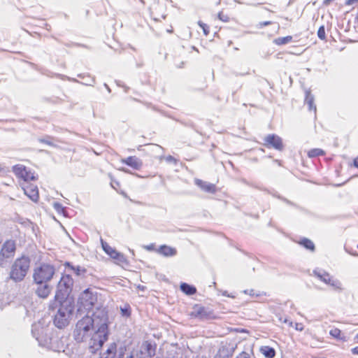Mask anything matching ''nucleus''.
I'll return each instance as SVG.
<instances>
[{"instance_id":"33","label":"nucleus","mask_w":358,"mask_h":358,"mask_svg":"<svg viewBox=\"0 0 358 358\" xmlns=\"http://www.w3.org/2000/svg\"><path fill=\"white\" fill-rule=\"evenodd\" d=\"M215 358H231V355H222L221 352L220 351L219 353L216 355Z\"/></svg>"},{"instance_id":"1","label":"nucleus","mask_w":358,"mask_h":358,"mask_svg":"<svg viewBox=\"0 0 358 358\" xmlns=\"http://www.w3.org/2000/svg\"><path fill=\"white\" fill-rule=\"evenodd\" d=\"M109 334L108 312L100 307L92 316L85 315L76 322L73 338L79 343L87 342L92 352L95 353L108 341Z\"/></svg>"},{"instance_id":"20","label":"nucleus","mask_w":358,"mask_h":358,"mask_svg":"<svg viewBox=\"0 0 358 358\" xmlns=\"http://www.w3.org/2000/svg\"><path fill=\"white\" fill-rule=\"evenodd\" d=\"M105 354V358H122L117 355V344L115 343H110Z\"/></svg>"},{"instance_id":"37","label":"nucleus","mask_w":358,"mask_h":358,"mask_svg":"<svg viewBox=\"0 0 358 358\" xmlns=\"http://www.w3.org/2000/svg\"><path fill=\"white\" fill-rule=\"evenodd\" d=\"M351 352L353 355H358V346L353 348Z\"/></svg>"},{"instance_id":"3","label":"nucleus","mask_w":358,"mask_h":358,"mask_svg":"<svg viewBox=\"0 0 358 358\" xmlns=\"http://www.w3.org/2000/svg\"><path fill=\"white\" fill-rule=\"evenodd\" d=\"M60 303V306L55 315L53 322L57 327L62 329L69 324L73 311V306L70 301H61Z\"/></svg>"},{"instance_id":"14","label":"nucleus","mask_w":358,"mask_h":358,"mask_svg":"<svg viewBox=\"0 0 358 358\" xmlns=\"http://www.w3.org/2000/svg\"><path fill=\"white\" fill-rule=\"evenodd\" d=\"M120 162L134 170H139L143 166L142 161L136 156H129L127 158L122 159Z\"/></svg>"},{"instance_id":"5","label":"nucleus","mask_w":358,"mask_h":358,"mask_svg":"<svg viewBox=\"0 0 358 358\" xmlns=\"http://www.w3.org/2000/svg\"><path fill=\"white\" fill-rule=\"evenodd\" d=\"M73 286V280L69 274H62L57 286L55 300L61 302L71 293Z\"/></svg>"},{"instance_id":"32","label":"nucleus","mask_w":358,"mask_h":358,"mask_svg":"<svg viewBox=\"0 0 358 358\" xmlns=\"http://www.w3.org/2000/svg\"><path fill=\"white\" fill-rule=\"evenodd\" d=\"M294 329L297 331H303L304 329V326L302 323H295L294 324Z\"/></svg>"},{"instance_id":"16","label":"nucleus","mask_w":358,"mask_h":358,"mask_svg":"<svg viewBox=\"0 0 358 358\" xmlns=\"http://www.w3.org/2000/svg\"><path fill=\"white\" fill-rule=\"evenodd\" d=\"M94 300L95 298L93 294L87 290L85 291L80 298V303L84 307H87V308L93 306Z\"/></svg>"},{"instance_id":"40","label":"nucleus","mask_w":358,"mask_h":358,"mask_svg":"<svg viewBox=\"0 0 358 358\" xmlns=\"http://www.w3.org/2000/svg\"><path fill=\"white\" fill-rule=\"evenodd\" d=\"M57 206H59V203H55V208H57Z\"/></svg>"},{"instance_id":"9","label":"nucleus","mask_w":358,"mask_h":358,"mask_svg":"<svg viewBox=\"0 0 358 358\" xmlns=\"http://www.w3.org/2000/svg\"><path fill=\"white\" fill-rule=\"evenodd\" d=\"M101 245L103 251L109 255L112 259L116 261V263L120 265H125L128 264V260L125 256L117 252L115 248H112L108 243L101 241Z\"/></svg>"},{"instance_id":"25","label":"nucleus","mask_w":358,"mask_h":358,"mask_svg":"<svg viewBox=\"0 0 358 358\" xmlns=\"http://www.w3.org/2000/svg\"><path fill=\"white\" fill-rule=\"evenodd\" d=\"M299 243L310 251L315 250V245L313 242L308 238H303L301 240H300Z\"/></svg>"},{"instance_id":"26","label":"nucleus","mask_w":358,"mask_h":358,"mask_svg":"<svg viewBox=\"0 0 358 358\" xmlns=\"http://www.w3.org/2000/svg\"><path fill=\"white\" fill-rule=\"evenodd\" d=\"M329 334L336 339L345 341V338L342 331L338 328H333L330 330Z\"/></svg>"},{"instance_id":"36","label":"nucleus","mask_w":358,"mask_h":358,"mask_svg":"<svg viewBox=\"0 0 358 358\" xmlns=\"http://www.w3.org/2000/svg\"><path fill=\"white\" fill-rule=\"evenodd\" d=\"M352 166L358 169V157L353 159Z\"/></svg>"},{"instance_id":"27","label":"nucleus","mask_w":358,"mask_h":358,"mask_svg":"<svg viewBox=\"0 0 358 358\" xmlns=\"http://www.w3.org/2000/svg\"><path fill=\"white\" fill-rule=\"evenodd\" d=\"M292 41V36H287L285 37H279L274 39L273 42L277 45H282Z\"/></svg>"},{"instance_id":"2","label":"nucleus","mask_w":358,"mask_h":358,"mask_svg":"<svg viewBox=\"0 0 358 358\" xmlns=\"http://www.w3.org/2000/svg\"><path fill=\"white\" fill-rule=\"evenodd\" d=\"M30 268V259L28 257L22 256L17 258L13 262L10 278L15 282L22 280L27 275Z\"/></svg>"},{"instance_id":"39","label":"nucleus","mask_w":358,"mask_h":358,"mask_svg":"<svg viewBox=\"0 0 358 358\" xmlns=\"http://www.w3.org/2000/svg\"><path fill=\"white\" fill-rule=\"evenodd\" d=\"M146 249L149 250H151L153 249V245H148V246H146Z\"/></svg>"},{"instance_id":"29","label":"nucleus","mask_w":358,"mask_h":358,"mask_svg":"<svg viewBox=\"0 0 358 358\" xmlns=\"http://www.w3.org/2000/svg\"><path fill=\"white\" fill-rule=\"evenodd\" d=\"M198 24L202 29L203 34L206 36H208L210 32V26L202 21H199Z\"/></svg>"},{"instance_id":"7","label":"nucleus","mask_w":358,"mask_h":358,"mask_svg":"<svg viewBox=\"0 0 358 358\" xmlns=\"http://www.w3.org/2000/svg\"><path fill=\"white\" fill-rule=\"evenodd\" d=\"M189 315L192 319H199L201 320L216 318L213 310L200 304H195L192 307V310L189 313Z\"/></svg>"},{"instance_id":"41","label":"nucleus","mask_w":358,"mask_h":358,"mask_svg":"<svg viewBox=\"0 0 358 358\" xmlns=\"http://www.w3.org/2000/svg\"><path fill=\"white\" fill-rule=\"evenodd\" d=\"M127 358H134L133 355H130L129 357H128Z\"/></svg>"},{"instance_id":"19","label":"nucleus","mask_w":358,"mask_h":358,"mask_svg":"<svg viewBox=\"0 0 358 358\" xmlns=\"http://www.w3.org/2000/svg\"><path fill=\"white\" fill-rule=\"evenodd\" d=\"M259 351L266 358H273L276 355L275 349L267 345L262 346Z\"/></svg>"},{"instance_id":"34","label":"nucleus","mask_w":358,"mask_h":358,"mask_svg":"<svg viewBox=\"0 0 358 358\" xmlns=\"http://www.w3.org/2000/svg\"><path fill=\"white\" fill-rule=\"evenodd\" d=\"M271 24H272V22H271V21H265V22H259V26L260 27H265V26H267V25H270Z\"/></svg>"},{"instance_id":"21","label":"nucleus","mask_w":358,"mask_h":358,"mask_svg":"<svg viewBox=\"0 0 358 358\" xmlns=\"http://www.w3.org/2000/svg\"><path fill=\"white\" fill-rule=\"evenodd\" d=\"M64 266L65 268L72 271L77 275H79L81 273H85L86 271L85 268H82L80 266H75L69 262H66L64 264Z\"/></svg>"},{"instance_id":"43","label":"nucleus","mask_w":358,"mask_h":358,"mask_svg":"<svg viewBox=\"0 0 358 358\" xmlns=\"http://www.w3.org/2000/svg\"><path fill=\"white\" fill-rule=\"evenodd\" d=\"M357 248H358V244H357Z\"/></svg>"},{"instance_id":"42","label":"nucleus","mask_w":358,"mask_h":358,"mask_svg":"<svg viewBox=\"0 0 358 358\" xmlns=\"http://www.w3.org/2000/svg\"><path fill=\"white\" fill-rule=\"evenodd\" d=\"M355 338L358 340V334L356 335Z\"/></svg>"},{"instance_id":"13","label":"nucleus","mask_w":358,"mask_h":358,"mask_svg":"<svg viewBox=\"0 0 358 358\" xmlns=\"http://www.w3.org/2000/svg\"><path fill=\"white\" fill-rule=\"evenodd\" d=\"M37 285L35 293L38 297L45 299H47L52 291V287L48 283H35Z\"/></svg>"},{"instance_id":"28","label":"nucleus","mask_w":358,"mask_h":358,"mask_svg":"<svg viewBox=\"0 0 358 358\" xmlns=\"http://www.w3.org/2000/svg\"><path fill=\"white\" fill-rule=\"evenodd\" d=\"M121 314L124 317H129L131 315V307L129 304H125L123 307L120 308Z\"/></svg>"},{"instance_id":"30","label":"nucleus","mask_w":358,"mask_h":358,"mask_svg":"<svg viewBox=\"0 0 358 358\" xmlns=\"http://www.w3.org/2000/svg\"><path fill=\"white\" fill-rule=\"evenodd\" d=\"M317 36L321 40H325L326 39V32H325V28L324 26H321L319 27L317 30Z\"/></svg>"},{"instance_id":"8","label":"nucleus","mask_w":358,"mask_h":358,"mask_svg":"<svg viewBox=\"0 0 358 358\" xmlns=\"http://www.w3.org/2000/svg\"><path fill=\"white\" fill-rule=\"evenodd\" d=\"M16 243L14 240H6L0 249V262L3 263L13 259L15 255Z\"/></svg>"},{"instance_id":"22","label":"nucleus","mask_w":358,"mask_h":358,"mask_svg":"<svg viewBox=\"0 0 358 358\" xmlns=\"http://www.w3.org/2000/svg\"><path fill=\"white\" fill-rule=\"evenodd\" d=\"M180 289L182 292L187 295H192L196 292V289L195 287L185 282L181 283Z\"/></svg>"},{"instance_id":"38","label":"nucleus","mask_w":358,"mask_h":358,"mask_svg":"<svg viewBox=\"0 0 358 358\" xmlns=\"http://www.w3.org/2000/svg\"><path fill=\"white\" fill-rule=\"evenodd\" d=\"M44 25L45 27V29L48 31H50L51 29V27L50 24H47V23H44Z\"/></svg>"},{"instance_id":"35","label":"nucleus","mask_w":358,"mask_h":358,"mask_svg":"<svg viewBox=\"0 0 358 358\" xmlns=\"http://www.w3.org/2000/svg\"><path fill=\"white\" fill-rule=\"evenodd\" d=\"M357 3H358V0H347L345 1V5L351 6V5H353V4Z\"/></svg>"},{"instance_id":"17","label":"nucleus","mask_w":358,"mask_h":358,"mask_svg":"<svg viewBox=\"0 0 358 358\" xmlns=\"http://www.w3.org/2000/svg\"><path fill=\"white\" fill-rule=\"evenodd\" d=\"M158 252L165 257H172L176 255L177 250L176 248L164 245H161L158 249Z\"/></svg>"},{"instance_id":"4","label":"nucleus","mask_w":358,"mask_h":358,"mask_svg":"<svg viewBox=\"0 0 358 358\" xmlns=\"http://www.w3.org/2000/svg\"><path fill=\"white\" fill-rule=\"evenodd\" d=\"M55 274V268L52 264L42 263L34 269L33 280L34 283H48Z\"/></svg>"},{"instance_id":"6","label":"nucleus","mask_w":358,"mask_h":358,"mask_svg":"<svg viewBox=\"0 0 358 358\" xmlns=\"http://www.w3.org/2000/svg\"><path fill=\"white\" fill-rule=\"evenodd\" d=\"M12 171L21 182H35L38 176L34 171L27 168L23 164H15L12 167Z\"/></svg>"},{"instance_id":"12","label":"nucleus","mask_w":358,"mask_h":358,"mask_svg":"<svg viewBox=\"0 0 358 358\" xmlns=\"http://www.w3.org/2000/svg\"><path fill=\"white\" fill-rule=\"evenodd\" d=\"M313 273L317 278H318L321 281L324 282V283L332 286L336 289H342L341 283L338 280L334 279L332 276H331L330 274L328 273L327 272H320L314 271Z\"/></svg>"},{"instance_id":"24","label":"nucleus","mask_w":358,"mask_h":358,"mask_svg":"<svg viewBox=\"0 0 358 358\" xmlns=\"http://www.w3.org/2000/svg\"><path fill=\"white\" fill-rule=\"evenodd\" d=\"M143 346L145 350V352L150 356H153L155 355L156 350V345L152 343V342L149 341H146L143 343Z\"/></svg>"},{"instance_id":"11","label":"nucleus","mask_w":358,"mask_h":358,"mask_svg":"<svg viewBox=\"0 0 358 358\" xmlns=\"http://www.w3.org/2000/svg\"><path fill=\"white\" fill-rule=\"evenodd\" d=\"M264 145L268 148H274L281 151L283 150L284 145L282 138L275 134H268L264 138Z\"/></svg>"},{"instance_id":"31","label":"nucleus","mask_w":358,"mask_h":358,"mask_svg":"<svg viewBox=\"0 0 358 358\" xmlns=\"http://www.w3.org/2000/svg\"><path fill=\"white\" fill-rule=\"evenodd\" d=\"M217 17L219 20L224 22H227L229 21L230 17L227 14H225L223 11L219 12Z\"/></svg>"},{"instance_id":"23","label":"nucleus","mask_w":358,"mask_h":358,"mask_svg":"<svg viewBox=\"0 0 358 358\" xmlns=\"http://www.w3.org/2000/svg\"><path fill=\"white\" fill-rule=\"evenodd\" d=\"M325 155L326 152L321 148H313L307 152V156L309 158L324 156Z\"/></svg>"},{"instance_id":"10","label":"nucleus","mask_w":358,"mask_h":358,"mask_svg":"<svg viewBox=\"0 0 358 358\" xmlns=\"http://www.w3.org/2000/svg\"><path fill=\"white\" fill-rule=\"evenodd\" d=\"M20 185L24 194L32 201L36 203L39 200V191L38 186L32 182H20Z\"/></svg>"},{"instance_id":"15","label":"nucleus","mask_w":358,"mask_h":358,"mask_svg":"<svg viewBox=\"0 0 358 358\" xmlns=\"http://www.w3.org/2000/svg\"><path fill=\"white\" fill-rule=\"evenodd\" d=\"M194 182L205 192L214 194L217 192V187L215 184L207 182L201 179H195Z\"/></svg>"},{"instance_id":"18","label":"nucleus","mask_w":358,"mask_h":358,"mask_svg":"<svg viewBox=\"0 0 358 358\" xmlns=\"http://www.w3.org/2000/svg\"><path fill=\"white\" fill-rule=\"evenodd\" d=\"M305 102L308 104V109L310 110H313L315 114L317 108L316 106L314 104V96H313L310 90L306 91Z\"/></svg>"}]
</instances>
